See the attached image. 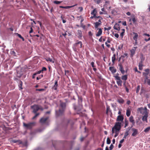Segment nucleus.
Returning a JSON list of instances; mask_svg holds the SVG:
<instances>
[{"label": "nucleus", "mask_w": 150, "mask_h": 150, "mask_svg": "<svg viewBox=\"0 0 150 150\" xmlns=\"http://www.w3.org/2000/svg\"><path fill=\"white\" fill-rule=\"evenodd\" d=\"M66 106V103L62 102L60 104V108L58 111L56 110V115L57 117L62 115L65 109Z\"/></svg>", "instance_id": "nucleus-1"}, {"label": "nucleus", "mask_w": 150, "mask_h": 150, "mask_svg": "<svg viewBox=\"0 0 150 150\" xmlns=\"http://www.w3.org/2000/svg\"><path fill=\"white\" fill-rule=\"evenodd\" d=\"M138 111H140L141 113L144 114V115L143 116L142 119L143 121H147V118L148 117V112L147 111V109L146 108H144V109L142 107L139 108L138 109Z\"/></svg>", "instance_id": "nucleus-2"}, {"label": "nucleus", "mask_w": 150, "mask_h": 150, "mask_svg": "<svg viewBox=\"0 0 150 150\" xmlns=\"http://www.w3.org/2000/svg\"><path fill=\"white\" fill-rule=\"evenodd\" d=\"M121 123L119 122L115 123L114 126L112 128L111 134L112 135H113L114 130L120 131L121 128Z\"/></svg>", "instance_id": "nucleus-3"}, {"label": "nucleus", "mask_w": 150, "mask_h": 150, "mask_svg": "<svg viewBox=\"0 0 150 150\" xmlns=\"http://www.w3.org/2000/svg\"><path fill=\"white\" fill-rule=\"evenodd\" d=\"M36 124L35 122H30L28 123H23V126L26 129H31Z\"/></svg>", "instance_id": "nucleus-4"}, {"label": "nucleus", "mask_w": 150, "mask_h": 150, "mask_svg": "<svg viewBox=\"0 0 150 150\" xmlns=\"http://www.w3.org/2000/svg\"><path fill=\"white\" fill-rule=\"evenodd\" d=\"M127 55L128 54L127 53H125L119 58L118 61L119 62V63L118 64V66H122V63H123L125 60L124 58L125 57H127Z\"/></svg>", "instance_id": "nucleus-5"}, {"label": "nucleus", "mask_w": 150, "mask_h": 150, "mask_svg": "<svg viewBox=\"0 0 150 150\" xmlns=\"http://www.w3.org/2000/svg\"><path fill=\"white\" fill-rule=\"evenodd\" d=\"M102 19H103V18L101 17V18H98L97 20L98 21L94 23V24L95 25L94 27L95 28H97L101 24L102 22L101 20Z\"/></svg>", "instance_id": "nucleus-6"}, {"label": "nucleus", "mask_w": 150, "mask_h": 150, "mask_svg": "<svg viewBox=\"0 0 150 150\" xmlns=\"http://www.w3.org/2000/svg\"><path fill=\"white\" fill-rule=\"evenodd\" d=\"M31 108L33 109V112L36 113L37 111L39 110V107L38 105H35L31 106Z\"/></svg>", "instance_id": "nucleus-7"}, {"label": "nucleus", "mask_w": 150, "mask_h": 150, "mask_svg": "<svg viewBox=\"0 0 150 150\" xmlns=\"http://www.w3.org/2000/svg\"><path fill=\"white\" fill-rule=\"evenodd\" d=\"M129 121L130 122L132 123V125H131V127L132 128L133 126L134 125H135V120L134 119V118L133 116H131L129 118Z\"/></svg>", "instance_id": "nucleus-8"}, {"label": "nucleus", "mask_w": 150, "mask_h": 150, "mask_svg": "<svg viewBox=\"0 0 150 150\" xmlns=\"http://www.w3.org/2000/svg\"><path fill=\"white\" fill-rule=\"evenodd\" d=\"M16 71L17 73H19L22 74H23L22 72L24 71V69L21 68L20 66L16 68Z\"/></svg>", "instance_id": "nucleus-9"}, {"label": "nucleus", "mask_w": 150, "mask_h": 150, "mask_svg": "<svg viewBox=\"0 0 150 150\" xmlns=\"http://www.w3.org/2000/svg\"><path fill=\"white\" fill-rule=\"evenodd\" d=\"M132 130L133 131V133L132 134V136H135L138 134V131L137 129L133 128L132 129Z\"/></svg>", "instance_id": "nucleus-10"}, {"label": "nucleus", "mask_w": 150, "mask_h": 150, "mask_svg": "<svg viewBox=\"0 0 150 150\" xmlns=\"http://www.w3.org/2000/svg\"><path fill=\"white\" fill-rule=\"evenodd\" d=\"M82 42L81 41H78V42H76L74 44L75 46L80 48H82Z\"/></svg>", "instance_id": "nucleus-11"}, {"label": "nucleus", "mask_w": 150, "mask_h": 150, "mask_svg": "<svg viewBox=\"0 0 150 150\" xmlns=\"http://www.w3.org/2000/svg\"><path fill=\"white\" fill-rule=\"evenodd\" d=\"M109 70L111 71L112 74L115 73L117 71L116 68L113 66H110L109 67Z\"/></svg>", "instance_id": "nucleus-12"}, {"label": "nucleus", "mask_w": 150, "mask_h": 150, "mask_svg": "<svg viewBox=\"0 0 150 150\" xmlns=\"http://www.w3.org/2000/svg\"><path fill=\"white\" fill-rule=\"evenodd\" d=\"M115 30L119 31L120 30V25L117 23H115L113 27Z\"/></svg>", "instance_id": "nucleus-13"}, {"label": "nucleus", "mask_w": 150, "mask_h": 150, "mask_svg": "<svg viewBox=\"0 0 150 150\" xmlns=\"http://www.w3.org/2000/svg\"><path fill=\"white\" fill-rule=\"evenodd\" d=\"M48 117H47L45 118L44 117H42L40 120V122L42 124L44 123L48 119Z\"/></svg>", "instance_id": "nucleus-14"}, {"label": "nucleus", "mask_w": 150, "mask_h": 150, "mask_svg": "<svg viewBox=\"0 0 150 150\" xmlns=\"http://www.w3.org/2000/svg\"><path fill=\"white\" fill-rule=\"evenodd\" d=\"M98 30L97 33L96 34V36L97 37H99L102 34V30L101 28L98 29Z\"/></svg>", "instance_id": "nucleus-15"}, {"label": "nucleus", "mask_w": 150, "mask_h": 150, "mask_svg": "<svg viewBox=\"0 0 150 150\" xmlns=\"http://www.w3.org/2000/svg\"><path fill=\"white\" fill-rule=\"evenodd\" d=\"M127 129H128L127 130H126L125 132V134L124 136L123 137V138L125 139L126 138V137L129 135V132L130 129V128L128 127Z\"/></svg>", "instance_id": "nucleus-16"}, {"label": "nucleus", "mask_w": 150, "mask_h": 150, "mask_svg": "<svg viewBox=\"0 0 150 150\" xmlns=\"http://www.w3.org/2000/svg\"><path fill=\"white\" fill-rule=\"evenodd\" d=\"M123 117L121 115H119L117 116V121H122L123 120Z\"/></svg>", "instance_id": "nucleus-17"}, {"label": "nucleus", "mask_w": 150, "mask_h": 150, "mask_svg": "<svg viewBox=\"0 0 150 150\" xmlns=\"http://www.w3.org/2000/svg\"><path fill=\"white\" fill-rule=\"evenodd\" d=\"M132 20L133 22V23L134 24H136V21L137 20H136L134 16H133L131 18L129 19V21Z\"/></svg>", "instance_id": "nucleus-18"}, {"label": "nucleus", "mask_w": 150, "mask_h": 150, "mask_svg": "<svg viewBox=\"0 0 150 150\" xmlns=\"http://www.w3.org/2000/svg\"><path fill=\"white\" fill-rule=\"evenodd\" d=\"M133 34L134 35L133 37V39L135 41H136V40H137L138 36V34L137 33L135 32H133Z\"/></svg>", "instance_id": "nucleus-19"}, {"label": "nucleus", "mask_w": 150, "mask_h": 150, "mask_svg": "<svg viewBox=\"0 0 150 150\" xmlns=\"http://www.w3.org/2000/svg\"><path fill=\"white\" fill-rule=\"evenodd\" d=\"M58 86L57 84V81H55V83H54V85L53 86L52 88H53L54 90H57V87Z\"/></svg>", "instance_id": "nucleus-20"}, {"label": "nucleus", "mask_w": 150, "mask_h": 150, "mask_svg": "<svg viewBox=\"0 0 150 150\" xmlns=\"http://www.w3.org/2000/svg\"><path fill=\"white\" fill-rule=\"evenodd\" d=\"M78 34V38H81L82 37V33L81 31V30H78L77 31Z\"/></svg>", "instance_id": "nucleus-21"}, {"label": "nucleus", "mask_w": 150, "mask_h": 150, "mask_svg": "<svg viewBox=\"0 0 150 150\" xmlns=\"http://www.w3.org/2000/svg\"><path fill=\"white\" fill-rule=\"evenodd\" d=\"M117 101L118 103L121 104H123L124 102V100L122 98H120L118 99Z\"/></svg>", "instance_id": "nucleus-22"}, {"label": "nucleus", "mask_w": 150, "mask_h": 150, "mask_svg": "<svg viewBox=\"0 0 150 150\" xmlns=\"http://www.w3.org/2000/svg\"><path fill=\"white\" fill-rule=\"evenodd\" d=\"M135 49H132L130 50L131 56L133 57V55L135 54Z\"/></svg>", "instance_id": "nucleus-23"}, {"label": "nucleus", "mask_w": 150, "mask_h": 150, "mask_svg": "<svg viewBox=\"0 0 150 150\" xmlns=\"http://www.w3.org/2000/svg\"><path fill=\"white\" fill-rule=\"evenodd\" d=\"M98 18H101V17L100 16H96L93 15V16H91L90 17V18L91 19L94 18L96 21H97Z\"/></svg>", "instance_id": "nucleus-24"}, {"label": "nucleus", "mask_w": 150, "mask_h": 150, "mask_svg": "<svg viewBox=\"0 0 150 150\" xmlns=\"http://www.w3.org/2000/svg\"><path fill=\"white\" fill-rule=\"evenodd\" d=\"M97 13V11L96 8L94 9L93 11L91 12V14L92 15L96 16V13Z\"/></svg>", "instance_id": "nucleus-25"}, {"label": "nucleus", "mask_w": 150, "mask_h": 150, "mask_svg": "<svg viewBox=\"0 0 150 150\" xmlns=\"http://www.w3.org/2000/svg\"><path fill=\"white\" fill-rule=\"evenodd\" d=\"M109 111H110V106L108 105H107L106 113L107 114H108Z\"/></svg>", "instance_id": "nucleus-26"}, {"label": "nucleus", "mask_w": 150, "mask_h": 150, "mask_svg": "<svg viewBox=\"0 0 150 150\" xmlns=\"http://www.w3.org/2000/svg\"><path fill=\"white\" fill-rule=\"evenodd\" d=\"M115 56H116L115 54H114L113 55V56L112 58V62L113 64H114V62L116 59Z\"/></svg>", "instance_id": "nucleus-27"}, {"label": "nucleus", "mask_w": 150, "mask_h": 150, "mask_svg": "<svg viewBox=\"0 0 150 150\" xmlns=\"http://www.w3.org/2000/svg\"><path fill=\"white\" fill-rule=\"evenodd\" d=\"M131 114V111L129 109H127L126 111V114L127 117H129Z\"/></svg>", "instance_id": "nucleus-28"}, {"label": "nucleus", "mask_w": 150, "mask_h": 150, "mask_svg": "<svg viewBox=\"0 0 150 150\" xmlns=\"http://www.w3.org/2000/svg\"><path fill=\"white\" fill-rule=\"evenodd\" d=\"M119 131H117V130H114L113 134L114 133H115V134L114 135V137L115 138L119 134Z\"/></svg>", "instance_id": "nucleus-29"}, {"label": "nucleus", "mask_w": 150, "mask_h": 150, "mask_svg": "<svg viewBox=\"0 0 150 150\" xmlns=\"http://www.w3.org/2000/svg\"><path fill=\"white\" fill-rule=\"evenodd\" d=\"M121 78L122 80L126 81L127 79V75H125L124 76H122Z\"/></svg>", "instance_id": "nucleus-30"}, {"label": "nucleus", "mask_w": 150, "mask_h": 150, "mask_svg": "<svg viewBox=\"0 0 150 150\" xmlns=\"http://www.w3.org/2000/svg\"><path fill=\"white\" fill-rule=\"evenodd\" d=\"M120 71L121 72V73L122 74H124L125 72V71L124 70V69L122 67V66H120Z\"/></svg>", "instance_id": "nucleus-31"}, {"label": "nucleus", "mask_w": 150, "mask_h": 150, "mask_svg": "<svg viewBox=\"0 0 150 150\" xmlns=\"http://www.w3.org/2000/svg\"><path fill=\"white\" fill-rule=\"evenodd\" d=\"M125 126L124 128L126 127L128 125L129 122L128 120H125Z\"/></svg>", "instance_id": "nucleus-32"}, {"label": "nucleus", "mask_w": 150, "mask_h": 150, "mask_svg": "<svg viewBox=\"0 0 150 150\" xmlns=\"http://www.w3.org/2000/svg\"><path fill=\"white\" fill-rule=\"evenodd\" d=\"M122 81L120 80L117 81V83L118 86H122Z\"/></svg>", "instance_id": "nucleus-33"}, {"label": "nucleus", "mask_w": 150, "mask_h": 150, "mask_svg": "<svg viewBox=\"0 0 150 150\" xmlns=\"http://www.w3.org/2000/svg\"><path fill=\"white\" fill-rule=\"evenodd\" d=\"M22 82L21 81H20L19 85H18L19 88V90H21L23 89L22 88Z\"/></svg>", "instance_id": "nucleus-34"}, {"label": "nucleus", "mask_w": 150, "mask_h": 150, "mask_svg": "<svg viewBox=\"0 0 150 150\" xmlns=\"http://www.w3.org/2000/svg\"><path fill=\"white\" fill-rule=\"evenodd\" d=\"M150 129V127H148L144 130V132L145 133H147L149 131Z\"/></svg>", "instance_id": "nucleus-35"}, {"label": "nucleus", "mask_w": 150, "mask_h": 150, "mask_svg": "<svg viewBox=\"0 0 150 150\" xmlns=\"http://www.w3.org/2000/svg\"><path fill=\"white\" fill-rule=\"evenodd\" d=\"M46 60L47 62H54L52 61V59L50 58H47L46 59Z\"/></svg>", "instance_id": "nucleus-36"}, {"label": "nucleus", "mask_w": 150, "mask_h": 150, "mask_svg": "<svg viewBox=\"0 0 150 150\" xmlns=\"http://www.w3.org/2000/svg\"><path fill=\"white\" fill-rule=\"evenodd\" d=\"M44 128H40L37 130V132H40L42 131L44 129Z\"/></svg>", "instance_id": "nucleus-37"}, {"label": "nucleus", "mask_w": 150, "mask_h": 150, "mask_svg": "<svg viewBox=\"0 0 150 150\" xmlns=\"http://www.w3.org/2000/svg\"><path fill=\"white\" fill-rule=\"evenodd\" d=\"M111 143V141L109 137H108L107 139V144H110Z\"/></svg>", "instance_id": "nucleus-38"}, {"label": "nucleus", "mask_w": 150, "mask_h": 150, "mask_svg": "<svg viewBox=\"0 0 150 150\" xmlns=\"http://www.w3.org/2000/svg\"><path fill=\"white\" fill-rule=\"evenodd\" d=\"M62 1H54V3L55 4H60L61 3H62Z\"/></svg>", "instance_id": "nucleus-39"}, {"label": "nucleus", "mask_w": 150, "mask_h": 150, "mask_svg": "<svg viewBox=\"0 0 150 150\" xmlns=\"http://www.w3.org/2000/svg\"><path fill=\"white\" fill-rule=\"evenodd\" d=\"M76 5H77V4H75L74 5H73L72 6H65V9L69 8H70L73 7H74V6H76Z\"/></svg>", "instance_id": "nucleus-40"}, {"label": "nucleus", "mask_w": 150, "mask_h": 150, "mask_svg": "<svg viewBox=\"0 0 150 150\" xmlns=\"http://www.w3.org/2000/svg\"><path fill=\"white\" fill-rule=\"evenodd\" d=\"M115 77V79L117 80V81H119L120 80V77L119 76H114Z\"/></svg>", "instance_id": "nucleus-41"}, {"label": "nucleus", "mask_w": 150, "mask_h": 150, "mask_svg": "<svg viewBox=\"0 0 150 150\" xmlns=\"http://www.w3.org/2000/svg\"><path fill=\"white\" fill-rule=\"evenodd\" d=\"M112 107L113 108H116V104L115 103H111V104Z\"/></svg>", "instance_id": "nucleus-42"}, {"label": "nucleus", "mask_w": 150, "mask_h": 150, "mask_svg": "<svg viewBox=\"0 0 150 150\" xmlns=\"http://www.w3.org/2000/svg\"><path fill=\"white\" fill-rule=\"evenodd\" d=\"M111 28V27H109L108 28L105 27L104 28L105 30H110Z\"/></svg>", "instance_id": "nucleus-43"}, {"label": "nucleus", "mask_w": 150, "mask_h": 150, "mask_svg": "<svg viewBox=\"0 0 150 150\" xmlns=\"http://www.w3.org/2000/svg\"><path fill=\"white\" fill-rule=\"evenodd\" d=\"M114 147V146L112 144H111L110 147H109V150H112V149Z\"/></svg>", "instance_id": "nucleus-44"}, {"label": "nucleus", "mask_w": 150, "mask_h": 150, "mask_svg": "<svg viewBox=\"0 0 150 150\" xmlns=\"http://www.w3.org/2000/svg\"><path fill=\"white\" fill-rule=\"evenodd\" d=\"M145 71L146 72V73H145V74H146V75H148L149 73V69H145Z\"/></svg>", "instance_id": "nucleus-45"}, {"label": "nucleus", "mask_w": 150, "mask_h": 150, "mask_svg": "<svg viewBox=\"0 0 150 150\" xmlns=\"http://www.w3.org/2000/svg\"><path fill=\"white\" fill-rule=\"evenodd\" d=\"M140 86H137V90H136L137 93L139 92V91L140 90Z\"/></svg>", "instance_id": "nucleus-46"}, {"label": "nucleus", "mask_w": 150, "mask_h": 150, "mask_svg": "<svg viewBox=\"0 0 150 150\" xmlns=\"http://www.w3.org/2000/svg\"><path fill=\"white\" fill-rule=\"evenodd\" d=\"M146 79L147 80V83L148 85H150V79H148L147 77H146Z\"/></svg>", "instance_id": "nucleus-47"}, {"label": "nucleus", "mask_w": 150, "mask_h": 150, "mask_svg": "<svg viewBox=\"0 0 150 150\" xmlns=\"http://www.w3.org/2000/svg\"><path fill=\"white\" fill-rule=\"evenodd\" d=\"M45 89H36V91H44Z\"/></svg>", "instance_id": "nucleus-48"}, {"label": "nucleus", "mask_w": 150, "mask_h": 150, "mask_svg": "<svg viewBox=\"0 0 150 150\" xmlns=\"http://www.w3.org/2000/svg\"><path fill=\"white\" fill-rule=\"evenodd\" d=\"M134 70V71H135L137 72H138L139 73H141L140 71H138L136 67L135 68Z\"/></svg>", "instance_id": "nucleus-49"}, {"label": "nucleus", "mask_w": 150, "mask_h": 150, "mask_svg": "<svg viewBox=\"0 0 150 150\" xmlns=\"http://www.w3.org/2000/svg\"><path fill=\"white\" fill-rule=\"evenodd\" d=\"M46 70H47V69L45 67H43L42 68V70H41V71H42V72L43 71H46Z\"/></svg>", "instance_id": "nucleus-50"}, {"label": "nucleus", "mask_w": 150, "mask_h": 150, "mask_svg": "<svg viewBox=\"0 0 150 150\" xmlns=\"http://www.w3.org/2000/svg\"><path fill=\"white\" fill-rule=\"evenodd\" d=\"M101 2V0H97L96 1V3L98 4H99Z\"/></svg>", "instance_id": "nucleus-51"}, {"label": "nucleus", "mask_w": 150, "mask_h": 150, "mask_svg": "<svg viewBox=\"0 0 150 150\" xmlns=\"http://www.w3.org/2000/svg\"><path fill=\"white\" fill-rule=\"evenodd\" d=\"M115 36L116 38H118L119 37V35L117 33H115Z\"/></svg>", "instance_id": "nucleus-52"}, {"label": "nucleus", "mask_w": 150, "mask_h": 150, "mask_svg": "<svg viewBox=\"0 0 150 150\" xmlns=\"http://www.w3.org/2000/svg\"><path fill=\"white\" fill-rule=\"evenodd\" d=\"M42 72L41 71V70L38 71L36 73H35V74H36V75L38 74H40Z\"/></svg>", "instance_id": "nucleus-53"}, {"label": "nucleus", "mask_w": 150, "mask_h": 150, "mask_svg": "<svg viewBox=\"0 0 150 150\" xmlns=\"http://www.w3.org/2000/svg\"><path fill=\"white\" fill-rule=\"evenodd\" d=\"M125 32H122L120 34V36L122 37V38L123 37V36L124 35V33Z\"/></svg>", "instance_id": "nucleus-54"}, {"label": "nucleus", "mask_w": 150, "mask_h": 150, "mask_svg": "<svg viewBox=\"0 0 150 150\" xmlns=\"http://www.w3.org/2000/svg\"><path fill=\"white\" fill-rule=\"evenodd\" d=\"M33 29L32 27H31L30 28V30L29 31V33H32L33 32Z\"/></svg>", "instance_id": "nucleus-55"}, {"label": "nucleus", "mask_w": 150, "mask_h": 150, "mask_svg": "<svg viewBox=\"0 0 150 150\" xmlns=\"http://www.w3.org/2000/svg\"><path fill=\"white\" fill-rule=\"evenodd\" d=\"M79 9H80V12L82 11L83 10V8L82 7H79Z\"/></svg>", "instance_id": "nucleus-56"}, {"label": "nucleus", "mask_w": 150, "mask_h": 150, "mask_svg": "<svg viewBox=\"0 0 150 150\" xmlns=\"http://www.w3.org/2000/svg\"><path fill=\"white\" fill-rule=\"evenodd\" d=\"M144 40L146 42L149 41L150 40V37L148 39L146 38H145L144 39Z\"/></svg>", "instance_id": "nucleus-57"}, {"label": "nucleus", "mask_w": 150, "mask_h": 150, "mask_svg": "<svg viewBox=\"0 0 150 150\" xmlns=\"http://www.w3.org/2000/svg\"><path fill=\"white\" fill-rule=\"evenodd\" d=\"M124 139L123 138L121 140L120 142V143L121 144L122 143L124 142Z\"/></svg>", "instance_id": "nucleus-58"}, {"label": "nucleus", "mask_w": 150, "mask_h": 150, "mask_svg": "<svg viewBox=\"0 0 150 150\" xmlns=\"http://www.w3.org/2000/svg\"><path fill=\"white\" fill-rule=\"evenodd\" d=\"M88 35H89L91 36L92 35V32H91V31H90L89 32Z\"/></svg>", "instance_id": "nucleus-59"}, {"label": "nucleus", "mask_w": 150, "mask_h": 150, "mask_svg": "<svg viewBox=\"0 0 150 150\" xmlns=\"http://www.w3.org/2000/svg\"><path fill=\"white\" fill-rule=\"evenodd\" d=\"M122 24L123 25H124L125 26L126 25L127 23H126V21H125L122 23Z\"/></svg>", "instance_id": "nucleus-60"}, {"label": "nucleus", "mask_w": 150, "mask_h": 150, "mask_svg": "<svg viewBox=\"0 0 150 150\" xmlns=\"http://www.w3.org/2000/svg\"><path fill=\"white\" fill-rule=\"evenodd\" d=\"M106 42H108V43H110V40L109 37H108V39L106 41Z\"/></svg>", "instance_id": "nucleus-61"}, {"label": "nucleus", "mask_w": 150, "mask_h": 150, "mask_svg": "<svg viewBox=\"0 0 150 150\" xmlns=\"http://www.w3.org/2000/svg\"><path fill=\"white\" fill-rule=\"evenodd\" d=\"M17 36L20 38H21L22 37V36H21V35L19 34H18V33H17Z\"/></svg>", "instance_id": "nucleus-62"}, {"label": "nucleus", "mask_w": 150, "mask_h": 150, "mask_svg": "<svg viewBox=\"0 0 150 150\" xmlns=\"http://www.w3.org/2000/svg\"><path fill=\"white\" fill-rule=\"evenodd\" d=\"M143 35H144L147 36L148 37H149L150 36V35L149 34H147V33H144L143 34Z\"/></svg>", "instance_id": "nucleus-63"}, {"label": "nucleus", "mask_w": 150, "mask_h": 150, "mask_svg": "<svg viewBox=\"0 0 150 150\" xmlns=\"http://www.w3.org/2000/svg\"><path fill=\"white\" fill-rule=\"evenodd\" d=\"M102 41V37H101L99 40V41L100 42H101Z\"/></svg>", "instance_id": "nucleus-64"}]
</instances>
